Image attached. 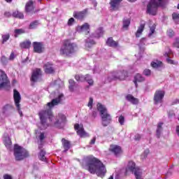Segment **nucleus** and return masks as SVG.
Segmentation results:
<instances>
[{"mask_svg": "<svg viewBox=\"0 0 179 179\" xmlns=\"http://www.w3.org/2000/svg\"><path fill=\"white\" fill-rule=\"evenodd\" d=\"M62 97L64 94H59L57 98L52 99L51 102L47 103V106L49 108L45 110H41L38 113V116L41 121V124L42 125L43 129H45L48 127V123L47 122V117L50 122H52L54 120V115H52V108L58 106L59 103L62 101Z\"/></svg>", "mask_w": 179, "mask_h": 179, "instance_id": "1", "label": "nucleus"}, {"mask_svg": "<svg viewBox=\"0 0 179 179\" xmlns=\"http://www.w3.org/2000/svg\"><path fill=\"white\" fill-rule=\"evenodd\" d=\"M87 171L91 174H96L97 177H104L107 173L106 165L103 162L94 156L87 157Z\"/></svg>", "mask_w": 179, "mask_h": 179, "instance_id": "2", "label": "nucleus"}, {"mask_svg": "<svg viewBox=\"0 0 179 179\" xmlns=\"http://www.w3.org/2000/svg\"><path fill=\"white\" fill-rule=\"evenodd\" d=\"M78 51V44L73 42L71 39H64L62 41V46L59 49V54L62 57H67L71 58L73 55L76 54Z\"/></svg>", "mask_w": 179, "mask_h": 179, "instance_id": "3", "label": "nucleus"}, {"mask_svg": "<svg viewBox=\"0 0 179 179\" xmlns=\"http://www.w3.org/2000/svg\"><path fill=\"white\" fill-rule=\"evenodd\" d=\"M169 0H150L147 5V13L156 16L159 8H164Z\"/></svg>", "mask_w": 179, "mask_h": 179, "instance_id": "4", "label": "nucleus"}, {"mask_svg": "<svg viewBox=\"0 0 179 179\" xmlns=\"http://www.w3.org/2000/svg\"><path fill=\"white\" fill-rule=\"evenodd\" d=\"M13 155L16 162H22V160H24V159L29 157L30 154H29V151H27L24 148L19 145L18 144H15Z\"/></svg>", "mask_w": 179, "mask_h": 179, "instance_id": "5", "label": "nucleus"}, {"mask_svg": "<svg viewBox=\"0 0 179 179\" xmlns=\"http://www.w3.org/2000/svg\"><path fill=\"white\" fill-rule=\"evenodd\" d=\"M97 110L100 113L103 127H108L111 124V115L107 111V108L104 107L101 103L97 104Z\"/></svg>", "mask_w": 179, "mask_h": 179, "instance_id": "6", "label": "nucleus"}, {"mask_svg": "<svg viewBox=\"0 0 179 179\" xmlns=\"http://www.w3.org/2000/svg\"><path fill=\"white\" fill-rule=\"evenodd\" d=\"M128 171L133 173L136 179H143L142 178V169L139 166H136V164L134 161L129 162L126 168V174H128Z\"/></svg>", "mask_w": 179, "mask_h": 179, "instance_id": "7", "label": "nucleus"}, {"mask_svg": "<svg viewBox=\"0 0 179 179\" xmlns=\"http://www.w3.org/2000/svg\"><path fill=\"white\" fill-rule=\"evenodd\" d=\"M128 78V71L123 70L122 71L113 72L109 80H125Z\"/></svg>", "mask_w": 179, "mask_h": 179, "instance_id": "8", "label": "nucleus"}, {"mask_svg": "<svg viewBox=\"0 0 179 179\" xmlns=\"http://www.w3.org/2000/svg\"><path fill=\"white\" fill-rule=\"evenodd\" d=\"M66 124V116L63 114H59L55 117V122H54V126L59 129H62L65 124Z\"/></svg>", "mask_w": 179, "mask_h": 179, "instance_id": "9", "label": "nucleus"}, {"mask_svg": "<svg viewBox=\"0 0 179 179\" xmlns=\"http://www.w3.org/2000/svg\"><path fill=\"white\" fill-rule=\"evenodd\" d=\"M13 99L15 106L20 117H22L23 115V113L22 112V110L20 108V101H22V96H20V93H19L16 90H13Z\"/></svg>", "mask_w": 179, "mask_h": 179, "instance_id": "10", "label": "nucleus"}, {"mask_svg": "<svg viewBox=\"0 0 179 179\" xmlns=\"http://www.w3.org/2000/svg\"><path fill=\"white\" fill-rule=\"evenodd\" d=\"M24 12L27 15H34L37 13L36 10V6H34V1L29 0L25 4Z\"/></svg>", "mask_w": 179, "mask_h": 179, "instance_id": "11", "label": "nucleus"}, {"mask_svg": "<svg viewBox=\"0 0 179 179\" xmlns=\"http://www.w3.org/2000/svg\"><path fill=\"white\" fill-rule=\"evenodd\" d=\"M164 94L166 92L163 90H157L154 94V104H162L163 103V99H164Z\"/></svg>", "mask_w": 179, "mask_h": 179, "instance_id": "12", "label": "nucleus"}, {"mask_svg": "<svg viewBox=\"0 0 179 179\" xmlns=\"http://www.w3.org/2000/svg\"><path fill=\"white\" fill-rule=\"evenodd\" d=\"M74 129L80 138H85L87 135V133L85 131V128H83V124H75Z\"/></svg>", "mask_w": 179, "mask_h": 179, "instance_id": "13", "label": "nucleus"}, {"mask_svg": "<svg viewBox=\"0 0 179 179\" xmlns=\"http://www.w3.org/2000/svg\"><path fill=\"white\" fill-rule=\"evenodd\" d=\"M43 69L45 73L47 75H54L55 73V68L54 64L51 62H47L43 65Z\"/></svg>", "mask_w": 179, "mask_h": 179, "instance_id": "14", "label": "nucleus"}, {"mask_svg": "<svg viewBox=\"0 0 179 179\" xmlns=\"http://www.w3.org/2000/svg\"><path fill=\"white\" fill-rule=\"evenodd\" d=\"M41 69H36L33 71L30 80L34 83L36 82H38V79H40L41 76H42Z\"/></svg>", "mask_w": 179, "mask_h": 179, "instance_id": "15", "label": "nucleus"}, {"mask_svg": "<svg viewBox=\"0 0 179 179\" xmlns=\"http://www.w3.org/2000/svg\"><path fill=\"white\" fill-rule=\"evenodd\" d=\"M32 45L34 47V52L36 54L44 52V44H43V42H33Z\"/></svg>", "mask_w": 179, "mask_h": 179, "instance_id": "16", "label": "nucleus"}, {"mask_svg": "<svg viewBox=\"0 0 179 179\" xmlns=\"http://www.w3.org/2000/svg\"><path fill=\"white\" fill-rule=\"evenodd\" d=\"M86 15H87V8L84 9L82 11H74L73 16L77 20H83L85 17H86Z\"/></svg>", "mask_w": 179, "mask_h": 179, "instance_id": "17", "label": "nucleus"}, {"mask_svg": "<svg viewBox=\"0 0 179 179\" xmlns=\"http://www.w3.org/2000/svg\"><path fill=\"white\" fill-rule=\"evenodd\" d=\"M109 152L113 153L115 156H120L122 153V149L120 145H110L109 148Z\"/></svg>", "mask_w": 179, "mask_h": 179, "instance_id": "18", "label": "nucleus"}, {"mask_svg": "<svg viewBox=\"0 0 179 179\" xmlns=\"http://www.w3.org/2000/svg\"><path fill=\"white\" fill-rule=\"evenodd\" d=\"M8 85V76L5 72L0 70V89L5 87Z\"/></svg>", "mask_w": 179, "mask_h": 179, "instance_id": "19", "label": "nucleus"}, {"mask_svg": "<svg viewBox=\"0 0 179 179\" xmlns=\"http://www.w3.org/2000/svg\"><path fill=\"white\" fill-rule=\"evenodd\" d=\"M122 2V0H110V10H118L120 9V3Z\"/></svg>", "mask_w": 179, "mask_h": 179, "instance_id": "20", "label": "nucleus"}, {"mask_svg": "<svg viewBox=\"0 0 179 179\" xmlns=\"http://www.w3.org/2000/svg\"><path fill=\"white\" fill-rule=\"evenodd\" d=\"M106 44L108 45V47H112V48H117V47L119 45L118 41H114L113 37L108 38Z\"/></svg>", "mask_w": 179, "mask_h": 179, "instance_id": "21", "label": "nucleus"}, {"mask_svg": "<svg viewBox=\"0 0 179 179\" xmlns=\"http://www.w3.org/2000/svg\"><path fill=\"white\" fill-rule=\"evenodd\" d=\"M125 99L127 101H129V103L134 104V106L139 103V99H138V98H135L132 94H127Z\"/></svg>", "mask_w": 179, "mask_h": 179, "instance_id": "22", "label": "nucleus"}, {"mask_svg": "<svg viewBox=\"0 0 179 179\" xmlns=\"http://www.w3.org/2000/svg\"><path fill=\"white\" fill-rule=\"evenodd\" d=\"M62 146L64 149V152H68V150H70L71 147L72 146V145L71 144V141H69L65 138L62 139Z\"/></svg>", "mask_w": 179, "mask_h": 179, "instance_id": "23", "label": "nucleus"}, {"mask_svg": "<svg viewBox=\"0 0 179 179\" xmlns=\"http://www.w3.org/2000/svg\"><path fill=\"white\" fill-rule=\"evenodd\" d=\"M163 125H164V123L162 122H159L157 124V130H156V136L158 138H159L160 136H162V132H163Z\"/></svg>", "mask_w": 179, "mask_h": 179, "instance_id": "24", "label": "nucleus"}, {"mask_svg": "<svg viewBox=\"0 0 179 179\" xmlns=\"http://www.w3.org/2000/svg\"><path fill=\"white\" fill-rule=\"evenodd\" d=\"M145 80V78L143 76H142V75L137 73L136 74V76H134V83L136 86V87H138V82H144Z\"/></svg>", "mask_w": 179, "mask_h": 179, "instance_id": "25", "label": "nucleus"}, {"mask_svg": "<svg viewBox=\"0 0 179 179\" xmlns=\"http://www.w3.org/2000/svg\"><path fill=\"white\" fill-rule=\"evenodd\" d=\"M3 143L7 149H10V148L12 147V139H10V137H9V136H6L4 137Z\"/></svg>", "mask_w": 179, "mask_h": 179, "instance_id": "26", "label": "nucleus"}, {"mask_svg": "<svg viewBox=\"0 0 179 179\" xmlns=\"http://www.w3.org/2000/svg\"><path fill=\"white\" fill-rule=\"evenodd\" d=\"M13 17H15V19H24V14L23 13L19 11V10H16L12 13Z\"/></svg>", "mask_w": 179, "mask_h": 179, "instance_id": "27", "label": "nucleus"}, {"mask_svg": "<svg viewBox=\"0 0 179 179\" xmlns=\"http://www.w3.org/2000/svg\"><path fill=\"white\" fill-rule=\"evenodd\" d=\"M145 23L140 24V26L138 27L136 32V38H139V37H141V35L142 34V33H143V30H145Z\"/></svg>", "mask_w": 179, "mask_h": 179, "instance_id": "28", "label": "nucleus"}, {"mask_svg": "<svg viewBox=\"0 0 179 179\" xmlns=\"http://www.w3.org/2000/svg\"><path fill=\"white\" fill-rule=\"evenodd\" d=\"M20 47L21 48L27 49L31 47V42L30 41H24L20 43Z\"/></svg>", "mask_w": 179, "mask_h": 179, "instance_id": "29", "label": "nucleus"}, {"mask_svg": "<svg viewBox=\"0 0 179 179\" xmlns=\"http://www.w3.org/2000/svg\"><path fill=\"white\" fill-rule=\"evenodd\" d=\"M85 82H87L90 86H93L94 85V81L92 78L90 74H86L85 77Z\"/></svg>", "mask_w": 179, "mask_h": 179, "instance_id": "30", "label": "nucleus"}, {"mask_svg": "<svg viewBox=\"0 0 179 179\" xmlns=\"http://www.w3.org/2000/svg\"><path fill=\"white\" fill-rule=\"evenodd\" d=\"M39 24H40V22L38 20H36L29 24V29L30 30L37 29V26H38Z\"/></svg>", "mask_w": 179, "mask_h": 179, "instance_id": "31", "label": "nucleus"}, {"mask_svg": "<svg viewBox=\"0 0 179 179\" xmlns=\"http://www.w3.org/2000/svg\"><path fill=\"white\" fill-rule=\"evenodd\" d=\"M24 33H26V31H24V29H17L14 30V37H15V38H17V37H19V36L22 35V34H24Z\"/></svg>", "mask_w": 179, "mask_h": 179, "instance_id": "32", "label": "nucleus"}, {"mask_svg": "<svg viewBox=\"0 0 179 179\" xmlns=\"http://www.w3.org/2000/svg\"><path fill=\"white\" fill-rule=\"evenodd\" d=\"M13 109V106L11 104L7 103L2 108V113L3 114H6V113H8L9 110Z\"/></svg>", "mask_w": 179, "mask_h": 179, "instance_id": "33", "label": "nucleus"}, {"mask_svg": "<svg viewBox=\"0 0 179 179\" xmlns=\"http://www.w3.org/2000/svg\"><path fill=\"white\" fill-rule=\"evenodd\" d=\"M129 24H131V20L129 18L123 19V29L128 30V27H129Z\"/></svg>", "mask_w": 179, "mask_h": 179, "instance_id": "34", "label": "nucleus"}, {"mask_svg": "<svg viewBox=\"0 0 179 179\" xmlns=\"http://www.w3.org/2000/svg\"><path fill=\"white\" fill-rule=\"evenodd\" d=\"M69 89L70 90V92H73L75 90V85H76V82H75V80L70 79L69 80Z\"/></svg>", "mask_w": 179, "mask_h": 179, "instance_id": "35", "label": "nucleus"}, {"mask_svg": "<svg viewBox=\"0 0 179 179\" xmlns=\"http://www.w3.org/2000/svg\"><path fill=\"white\" fill-rule=\"evenodd\" d=\"M38 159L41 160V162H47V158L45 157V151L41 150L38 155Z\"/></svg>", "mask_w": 179, "mask_h": 179, "instance_id": "36", "label": "nucleus"}, {"mask_svg": "<svg viewBox=\"0 0 179 179\" xmlns=\"http://www.w3.org/2000/svg\"><path fill=\"white\" fill-rule=\"evenodd\" d=\"M74 78L77 82H85V76L82 74H77Z\"/></svg>", "mask_w": 179, "mask_h": 179, "instance_id": "37", "label": "nucleus"}, {"mask_svg": "<svg viewBox=\"0 0 179 179\" xmlns=\"http://www.w3.org/2000/svg\"><path fill=\"white\" fill-rule=\"evenodd\" d=\"M104 34V31L103 30V27H99L98 29L96 31V37L98 38H100L101 36Z\"/></svg>", "mask_w": 179, "mask_h": 179, "instance_id": "38", "label": "nucleus"}, {"mask_svg": "<svg viewBox=\"0 0 179 179\" xmlns=\"http://www.w3.org/2000/svg\"><path fill=\"white\" fill-rule=\"evenodd\" d=\"M172 19L175 22V23H177V24H179V13H173Z\"/></svg>", "mask_w": 179, "mask_h": 179, "instance_id": "39", "label": "nucleus"}, {"mask_svg": "<svg viewBox=\"0 0 179 179\" xmlns=\"http://www.w3.org/2000/svg\"><path fill=\"white\" fill-rule=\"evenodd\" d=\"M96 44V41L94 40H90L89 41H86L85 47L87 48H92L93 45Z\"/></svg>", "mask_w": 179, "mask_h": 179, "instance_id": "40", "label": "nucleus"}, {"mask_svg": "<svg viewBox=\"0 0 179 179\" xmlns=\"http://www.w3.org/2000/svg\"><path fill=\"white\" fill-rule=\"evenodd\" d=\"M162 64L163 63L162 62H152L151 63V66L152 68H160V66H162Z\"/></svg>", "mask_w": 179, "mask_h": 179, "instance_id": "41", "label": "nucleus"}, {"mask_svg": "<svg viewBox=\"0 0 179 179\" xmlns=\"http://www.w3.org/2000/svg\"><path fill=\"white\" fill-rule=\"evenodd\" d=\"M174 48H179V37H176L172 44Z\"/></svg>", "mask_w": 179, "mask_h": 179, "instance_id": "42", "label": "nucleus"}, {"mask_svg": "<svg viewBox=\"0 0 179 179\" xmlns=\"http://www.w3.org/2000/svg\"><path fill=\"white\" fill-rule=\"evenodd\" d=\"M166 34L169 38H173V36H175L174 31L171 29L167 30Z\"/></svg>", "mask_w": 179, "mask_h": 179, "instance_id": "43", "label": "nucleus"}, {"mask_svg": "<svg viewBox=\"0 0 179 179\" xmlns=\"http://www.w3.org/2000/svg\"><path fill=\"white\" fill-rule=\"evenodd\" d=\"M80 30H84L85 31H87V30H89V29H90V25H89L88 23H85L84 24L80 26Z\"/></svg>", "mask_w": 179, "mask_h": 179, "instance_id": "44", "label": "nucleus"}, {"mask_svg": "<svg viewBox=\"0 0 179 179\" xmlns=\"http://www.w3.org/2000/svg\"><path fill=\"white\" fill-rule=\"evenodd\" d=\"M10 38V35L9 34H5L2 36V43L4 44V43H6L8 40Z\"/></svg>", "mask_w": 179, "mask_h": 179, "instance_id": "45", "label": "nucleus"}, {"mask_svg": "<svg viewBox=\"0 0 179 179\" xmlns=\"http://www.w3.org/2000/svg\"><path fill=\"white\" fill-rule=\"evenodd\" d=\"M143 73L145 75V76H150V75H152V71H150L149 69H144Z\"/></svg>", "mask_w": 179, "mask_h": 179, "instance_id": "46", "label": "nucleus"}, {"mask_svg": "<svg viewBox=\"0 0 179 179\" xmlns=\"http://www.w3.org/2000/svg\"><path fill=\"white\" fill-rule=\"evenodd\" d=\"M118 121H119L120 125H124V124L125 122V117H124V115H121L119 117Z\"/></svg>", "mask_w": 179, "mask_h": 179, "instance_id": "47", "label": "nucleus"}, {"mask_svg": "<svg viewBox=\"0 0 179 179\" xmlns=\"http://www.w3.org/2000/svg\"><path fill=\"white\" fill-rule=\"evenodd\" d=\"M155 30H156V25L155 24H153L152 27H150V34H149V36H152L154 33H155Z\"/></svg>", "mask_w": 179, "mask_h": 179, "instance_id": "48", "label": "nucleus"}, {"mask_svg": "<svg viewBox=\"0 0 179 179\" xmlns=\"http://www.w3.org/2000/svg\"><path fill=\"white\" fill-rule=\"evenodd\" d=\"M75 23V18L71 17L67 22L68 26H72Z\"/></svg>", "mask_w": 179, "mask_h": 179, "instance_id": "49", "label": "nucleus"}, {"mask_svg": "<svg viewBox=\"0 0 179 179\" xmlns=\"http://www.w3.org/2000/svg\"><path fill=\"white\" fill-rule=\"evenodd\" d=\"M166 62H168V64H170L171 65H176L177 64L176 62H174V60L169 59V57L166 59Z\"/></svg>", "mask_w": 179, "mask_h": 179, "instance_id": "50", "label": "nucleus"}, {"mask_svg": "<svg viewBox=\"0 0 179 179\" xmlns=\"http://www.w3.org/2000/svg\"><path fill=\"white\" fill-rule=\"evenodd\" d=\"M1 61L2 64H7L8 63V58H6V57H5V56H2L1 57Z\"/></svg>", "mask_w": 179, "mask_h": 179, "instance_id": "51", "label": "nucleus"}, {"mask_svg": "<svg viewBox=\"0 0 179 179\" xmlns=\"http://www.w3.org/2000/svg\"><path fill=\"white\" fill-rule=\"evenodd\" d=\"M88 107H90V108H92L93 107V98L90 97L89 102H88Z\"/></svg>", "mask_w": 179, "mask_h": 179, "instance_id": "52", "label": "nucleus"}, {"mask_svg": "<svg viewBox=\"0 0 179 179\" xmlns=\"http://www.w3.org/2000/svg\"><path fill=\"white\" fill-rule=\"evenodd\" d=\"M3 179H13V178L12 177V176L9 175V174H4L3 176Z\"/></svg>", "mask_w": 179, "mask_h": 179, "instance_id": "53", "label": "nucleus"}, {"mask_svg": "<svg viewBox=\"0 0 179 179\" xmlns=\"http://www.w3.org/2000/svg\"><path fill=\"white\" fill-rule=\"evenodd\" d=\"M4 16L5 17H10L12 16V13H10L9 11H6L4 13Z\"/></svg>", "mask_w": 179, "mask_h": 179, "instance_id": "54", "label": "nucleus"}, {"mask_svg": "<svg viewBox=\"0 0 179 179\" xmlns=\"http://www.w3.org/2000/svg\"><path fill=\"white\" fill-rule=\"evenodd\" d=\"M9 59H10V61H13V59H15V52H12L10 53V55L9 57Z\"/></svg>", "mask_w": 179, "mask_h": 179, "instance_id": "55", "label": "nucleus"}, {"mask_svg": "<svg viewBox=\"0 0 179 179\" xmlns=\"http://www.w3.org/2000/svg\"><path fill=\"white\" fill-rule=\"evenodd\" d=\"M40 141H44L45 139V136H44V132L41 133L39 136Z\"/></svg>", "mask_w": 179, "mask_h": 179, "instance_id": "56", "label": "nucleus"}, {"mask_svg": "<svg viewBox=\"0 0 179 179\" xmlns=\"http://www.w3.org/2000/svg\"><path fill=\"white\" fill-rule=\"evenodd\" d=\"M141 134H136L134 136L135 141H141Z\"/></svg>", "mask_w": 179, "mask_h": 179, "instance_id": "57", "label": "nucleus"}, {"mask_svg": "<svg viewBox=\"0 0 179 179\" xmlns=\"http://www.w3.org/2000/svg\"><path fill=\"white\" fill-rule=\"evenodd\" d=\"M96 143V137H94L90 142V145H94Z\"/></svg>", "mask_w": 179, "mask_h": 179, "instance_id": "58", "label": "nucleus"}, {"mask_svg": "<svg viewBox=\"0 0 179 179\" xmlns=\"http://www.w3.org/2000/svg\"><path fill=\"white\" fill-rule=\"evenodd\" d=\"M92 117H93L94 118H96V117H97V112L93 111L92 114Z\"/></svg>", "mask_w": 179, "mask_h": 179, "instance_id": "59", "label": "nucleus"}, {"mask_svg": "<svg viewBox=\"0 0 179 179\" xmlns=\"http://www.w3.org/2000/svg\"><path fill=\"white\" fill-rule=\"evenodd\" d=\"M176 132L178 136L179 137V125L176 126Z\"/></svg>", "mask_w": 179, "mask_h": 179, "instance_id": "60", "label": "nucleus"}, {"mask_svg": "<svg viewBox=\"0 0 179 179\" xmlns=\"http://www.w3.org/2000/svg\"><path fill=\"white\" fill-rule=\"evenodd\" d=\"M179 103V99H176L173 103L172 106H174V104H178Z\"/></svg>", "mask_w": 179, "mask_h": 179, "instance_id": "61", "label": "nucleus"}, {"mask_svg": "<svg viewBox=\"0 0 179 179\" xmlns=\"http://www.w3.org/2000/svg\"><path fill=\"white\" fill-rule=\"evenodd\" d=\"M6 2H7L8 3H10V2H12V0H6Z\"/></svg>", "mask_w": 179, "mask_h": 179, "instance_id": "62", "label": "nucleus"}, {"mask_svg": "<svg viewBox=\"0 0 179 179\" xmlns=\"http://www.w3.org/2000/svg\"><path fill=\"white\" fill-rule=\"evenodd\" d=\"M129 2H136V0H127Z\"/></svg>", "mask_w": 179, "mask_h": 179, "instance_id": "63", "label": "nucleus"}, {"mask_svg": "<svg viewBox=\"0 0 179 179\" xmlns=\"http://www.w3.org/2000/svg\"><path fill=\"white\" fill-rule=\"evenodd\" d=\"M177 9H179V3L177 6Z\"/></svg>", "mask_w": 179, "mask_h": 179, "instance_id": "64", "label": "nucleus"}]
</instances>
